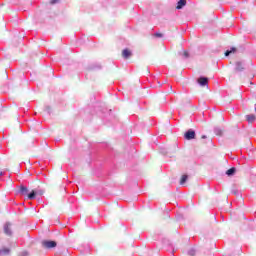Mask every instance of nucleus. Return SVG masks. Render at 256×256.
<instances>
[{
  "mask_svg": "<svg viewBox=\"0 0 256 256\" xmlns=\"http://www.w3.org/2000/svg\"><path fill=\"white\" fill-rule=\"evenodd\" d=\"M232 194H233V195H239V190L233 189V190H232Z\"/></svg>",
  "mask_w": 256,
  "mask_h": 256,
  "instance_id": "obj_25",
  "label": "nucleus"
},
{
  "mask_svg": "<svg viewBox=\"0 0 256 256\" xmlns=\"http://www.w3.org/2000/svg\"><path fill=\"white\" fill-rule=\"evenodd\" d=\"M26 195L30 201H33V199H36L37 197V190H32L31 192H28V194Z\"/></svg>",
  "mask_w": 256,
  "mask_h": 256,
  "instance_id": "obj_8",
  "label": "nucleus"
},
{
  "mask_svg": "<svg viewBox=\"0 0 256 256\" xmlns=\"http://www.w3.org/2000/svg\"><path fill=\"white\" fill-rule=\"evenodd\" d=\"M42 247H44V249H55V247H57V241H55V240H43L42 241Z\"/></svg>",
  "mask_w": 256,
  "mask_h": 256,
  "instance_id": "obj_1",
  "label": "nucleus"
},
{
  "mask_svg": "<svg viewBox=\"0 0 256 256\" xmlns=\"http://www.w3.org/2000/svg\"><path fill=\"white\" fill-rule=\"evenodd\" d=\"M45 111H46V113H48L49 115H51V107L46 106V107H45Z\"/></svg>",
  "mask_w": 256,
  "mask_h": 256,
  "instance_id": "obj_20",
  "label": "nucleus"
},
{
  "mask_svg": "<svg viewBox=\"0 0 256 256\" xmlns=\"http://www.w3.org/2000/svg\"><path fill=\"white\" fill-rule=\"evenodd\" d=\"M179 55H181V57H182L183 59H189V57H190L189 51H187V50H182V51H180V52H179Z\"/></svg>",
  "mask_w": 256,
  "mask_h": 256,
  "instance_id": "obj_11",
  "label": "nucleus"
},
{
  "mask_svg": "<svg viewBox=\"0 0 256 256\" xmlns=\"http://www.w3.org/2000/svg\"><path fill=\"white\" fill-rule=\"evenodd\" d=\"M3 175H5V172L0 170V177H3Z\"/></svg>",
  "mask_w": 256,
  "mask_h": 256,
  "instance_id": "obj_26",
  "label": "nucleus"
},
{
  "mask_svg": "<svg viewBox=\"0 0 256 256\" xmlns=\"http://www.w3.org/2000/svg\"><path fill=\"white\" fill-rule=\"evenodd\" d=\"M90 71H99L101 69V65L99 64H92L89 66Z\"/></svg>",
  "mask_w": 256,
  "mask_h": 256,
  "instance_id": "obj_12",
  "label": "nucleus"
},
{
  "mask_svg": "<svg viewBox=\"0 0 256 256\" xmlns=\"http://www.w3.org/2000/svg\"><path fill=\"white\" fill-rule=\"evenodd\" d=\"M18 193H19L20 195H28V193H29V188H27V186H25V185H20V188H19V190H18Z\"/></svg>",
  "mask_w": 256,
  "mask_h": 256,
  "instance_id": "obj_7",
  "label": "nucleus"
},
{
  "mask_svg": "<svg viewBox=\"0 0 256 256\" xmlns=\"http://www.w3.org/2000/svg\"><path fill=\"white\" fill-rule=\"evenodd\" d=\"M187 253L189 256H195L197 253V250H195V248H191L190 250H188Z\"/></svg>",
  "mask_w": 256,
  "mask_h": 256,
  "instance_id": "obj_17",
  "label": "nucleus"
},
{
  "mask_svg": "<svg viewBox=\"0 0 256 256\" xmlns=\"http://www.w3.org/2000/svg\"><path fill=\"white\" fill-rule=\"evenodd\" d=\"M224 55H225V57H229V55H231V51L229 49L226 50Z\"/></svg>",
  "mask_w": 256,
  "mask_h": 256,
  "instance_id": "obj_21",
  "label": "nucleus"
},
{
  "mask_svg": "<svg viewBox=\"0 0 256 256\" xmlns=\"http://www.w3.org/2000/svg\"><path fill=\"white\" fill-rule=\"evenodd\" d=\"M229 51H230L231 54H232V53H237V48L231 47V48L229 49Z\"/></svg>",
  "mask_w": 256,
  "mask_h": 256,
  "instance_id": "obj_19",
  "label": "nucleus"
},
{
  "mask_svg": "<svg viewBox=\"0 0 256 256\" xmlns=\"http://www.w3.org/2000/svg\"><path fill=\"white\" fill-rule=\"evenodd\" d=\"M9 253H11V249L9 248H2L0 250V255H9Z\"/></svg>",
  "mask_w": 256,
  "mask_h": 256,
  "instance_id": "obj_14",
  "label": "nucleus"
},
{
  "mask_svg": "<svg viewBox=\"0 0 256 256\" xmlns=\"http://www.w3.org/2000/svg\"><path fill=\"white\" fill-rule=\"evenodd\" d=\"M195 137H197V133L193 129H188L184 133V139H186V141H193V139H195Z\"/></svg>",
  "mask_w": 256,
  "mask_h": 256,
  "instance_id": "obj_2",
  "label": "nucleus"
},
{
  "mask_svg": "<svg viewBox=\"0 0 256 256\" xmlns=\"http://www.w3.org/2000/svg\"><path fill=\"white\" fill-rule=\"evenodd\" d=\"M235 173H237V168H235V167L229 168L226 171L227 177H233V175H235Z\"/></svg>",
  "mask_w": 256,
  "mask_h": 256,
  "instance_id": "obj_10",
  "label": "nucleus"
},
{
  "mask_svg": "<svg viewBox=\"0 0 256 256\" xmlns=\"http://www.w3.org/2000/svg\"><path fill=\"white\" fill-rule=\"evenodd\" d=\"M215 135L221 136L223 135V130L221 128H214Z\"/></svg>",
  "mask_w": 256,
  "mask_h": 256,
  "instance_id": "obj_16",
  "label": "nucleus"
},
{
  "mask_svg": "<svg viewBox=\"0 0 256 256\" xmlns=\"http://www.w3.org/2000/svg\"><path fill=\"white\" fill-rule=\"evenodd\" d=\"M188 179H189V175H187V174L182 175V177L180 179V185H185V183H187Z\"/></svg>",
  "mask_w": 256,
  "mask_h": 256,
  "instance_id": "obj_13",
  "label": "nucleus"
},
{
  "mask_svg": "<svg viewBox=\"0 0 256 256\" xmlns=\"http://www.w3.org/2000/svg\"><path fill=\"white\" fill-rule=\"evenodd\" d=\"M187 5V0H179L176 5V9L181 10Z\"/></svg>",
  "mask_w": 256,
  "mask_h": 256,
  "instance_id": "obj_9",
  "label": "nucleus"
},
{
  "mask_svg": "<svg viewBox=\"0 0 256 256\" xmlns=\"http://www.w3.org/2000/svg\"><path fill=\"white\" fill-rule=\"evenodd\" d=\"M133 55V52L129 48H125L122 50V57L123 59H130Z\"/></svg>",
  "mask_w": 256,
  "mask_h": 256,
  "instance_id": "obj_6",
  "label": "nucleus"
},
{
  "mask_svg": "<svg viewBox=\"0 0 256 256\" xmlns=\"http://www.w3.org/2000/svg\"><path fill=\"white\" fill-rule=\"evenodd\" d=\"M247 63L245 62V60H240L237 61L235 63V71H237L238 73H241L245 70Z\"/></svg>",
  "mask_w": 256,
  "mask_h": 256,
  "instance_id": "obj_3",
  "label": "nucleus"
},
{
  "mask_svg": "<svg viewBox=\"0 0 256 256\" xmlns=\"http://www.w3.org/2000/svg\"><path fill=\"white\" fill-rule=\"evenodd\" d=\"M207 138V135H202L201 136V139H206Z\"/></svg>",
  "mask_w": 256,
  "mask_h": 256,
  "instance_id": "obj_27",
  "label": "nucleus"
},
{
  "mask_svg": "<svg viewBox=\"0 0 256 256\" xmlns=\"http://www.w3.org/2000/svg\"><path fill=\"white\" fill-rule=\"evenodd\" d=\"M27 255H29V253H28L27 251L21 252V253L19 254V256H27Z\"/></svg>",
  "mask_w": 256,
  "mask_h": 256,
  "instance_id": "obj_23",
  "label": "nucleus"
},
{
  "mask_svg": "<svg viewBox=\"0 0 256 256\" xmlns=\"http://www.w3.org/2000/svg\"><path fill=\"white\" fill-rule=\"evenodd\" d=\"M59 2V0H50L51 5H55Z\"/></svg>",
  "mask_w": 256,
  "mask_h": 256,
  "instance_id": "obj_24",
  "label": "nucleus"
},
{
  "mask_svg": "<svg viewBox=\"0 0 256 256\" xmlns=\"http://www.w3.org/2000/svg\"><path fill=\"white\" fill-rule=\"evenodd\" d=\"M13 224L11 222H6L4 224V233L7 235V237H11L13 235V230H11V227Z\"/></svg>",
  "mask_w": 256,
  "mask_h": 256,
  "instance_id": "obj_4",
  "label": "nucleus"
},
{
  "mask_svg": "<svg viewBox=\"0 0 256 256\" xmlns=\"http://www.w3.org/2000/svg\"><path fill=\"white\" fill-rule=\"evenodd\" d=\"M246 119H247L248 123H253L255 121V115H253V114L247 115Z\"/></svg>",
  "mask_w": 256,
  "mask_h": 256,
  "instance_id": "obj_15",
  "label": "nucleus"
},
{
  "mask_svg": "<svg viewBox=\"0 0 256 256\" xmlns=\"http://www.w3.org/2000/svg\"><path fill=\"white\" fill-rule=\"evenodd\" d=\"M197 83H198V85H200V87H207V85H209V78H207L205 76H200L197 79Z\"/></svg>",
  "mask_w": 256,
  "mask_h": 256,
  "instance_id": "obj_5",
  "label": "nucleus"
},
{
  "mask_svg": "<svg viewBox=\"0 0 256 256\" xmlns=\"http://www.w3.org/2000/svg\"><path fill=\"white\" fill-rule=\"evenodd\" d=\"M36 193H37V195L41 196V195H43L44 191L43 190H36Z\"/></svg>",
  "mask_w": 256,
  "mask_h": 256,
  "instance_id": "obj_22",
  "label": "nucleus"
},
{
  "mask_svg": "<svg viewBox=\"0 0 256 256\" xmlns=\"http://www.w3.org/2000/svg\"><path fill=\"white\" fill-rule=\"evenodd\" d=\"M154 37H157L158 39H161V37H163V34L160 32H156L154 33Z\"/></svg>",
  "mask_w": 256,
  "mask_h": 256,
  "instance_id": "obj_18",
  "label": "nucleus"
}]
</instances>
